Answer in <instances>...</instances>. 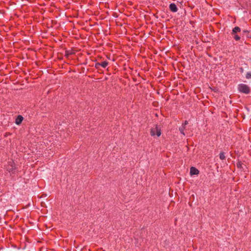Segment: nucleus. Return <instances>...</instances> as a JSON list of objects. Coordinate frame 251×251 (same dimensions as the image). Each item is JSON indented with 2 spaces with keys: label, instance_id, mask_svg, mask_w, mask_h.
<instances>
[{
  "label": "nucleus",
  "instance_id": "nucleus-2",
  "mask_svg": "<svg viewBox=\"0 0 251 251\" xmlns=\"http://www.w3.org/2000/svg\"><path fill=\"white\" fill-rule=\"evenodd\" d=\"M150 134L152 136L156 135L157 137H159L161 134V128L158 126L155 125L154 127L151 129Z\"/></svg>",
  "mask_w": 251,
  "mask_h": 251
},
{
  "label": "nucleus",
  "instance_id": "nucleus-6",
  "mask_svg": "<svg viewBox=\"0 0 251 251\" xmlns=\"http://www.w3.org/2000/svg\"><path fill=\"white\" fill-rule=\"evenodd\" d=\"M241 31L240 28L238 26L235 27L232 31L231 34L233 35V34H236L237 32H240Z\"/></svg>",
  "mask_w": 251,
  "mask_h": 251
},
{
  "label": "nucleus",
  "instance_id": "nucleus-11",
  "mask_svg": "<svg viewBox=\"0 0 251 251\" xmlns=\"http://www.w3.org/2000/svg\"><path fill=\"white\" fill-rule=\"evenodd\" d=\"M246 77L247 79L251 78V72H248L246 75Z\"/></svg>",
  "mask_w": 251,
  "mask_h": 251
},
{
  "label": "nucleus",
  "instance_id": "nucleus-1",
  "mask_svg": "<svg viewBox=\"0 0 251 251\" xmlns=\"http://www.w3.org/2000/svg\"><path fill=\"white\" fill-rule=\"evenodd\" d=\"M238 90L240 93L249 94L251 92V88L248 85L241 83L238 85Z\"/></svg>",
  "mask_w": 251,
  "mask_h": 251
},
{
  "label": "nucleus",
  "instance_id": "nucleus-12",
  "mask_svg": "<svg viewBox=\"0 0 251 251\" xmlns=\"http://www.w3.org/2000/svg\"><path fill=\"white\" fill-rule=\"evenodd\" d=\"M100 67H101V65H100V62H97L96 63H95V67L96 69H99Z\"/></svg>",
  "mask_w": 251,
  "mask_h": 251
},
{
  "label": "nucleus",
  "instance_id": "nucleus-9",
  "mask_svg": "<svg viewBox=\"0 0 251 251\" xmlns=\"http://www.w3.org/2000/svg\"><path fill=\"white\" fill-rule=\"evenodd\" d=\"M220 158L221 160H224L226 159V156L225 155V153L224 152H221L220 153Z\"/></svg>",
  "mask_w": 251,
  "mask_h": 251
},
{
  "label": "nucleus",
  "instance_id": "nucleus-7",
  "mask_svg": "<svg viewBox=\"0 0 251 251\" xmlns=\"http://www.w3.org/2000/svg\"><path fill=\"white\" fill-rule=\"evenodd\" d=\"M108 65V62L106 61H103V62L100 63V65H101V67H102L104 68H106Z\"/></svg>",
  "mask_w": 251,
  "mask_h": 251
},
{
  "label": "nucleus",
  "instance_id": "nucleus-14",
  "mask_svg": "<svg viewBox=\"0 0 251 251\" xmlns=\"http://www.w3.org/2000/svg\"><path fill=\"white\" fill-rule=\"evenodd\" d=\"M188 124V122L187 121H185L184 123L182 124V126H186Z\"/></svg>",
  "mask_w": 251,
  "mask_h": 251
},
{
  "label": "nucleus",
  "instance_id": "nucleus-5",
  "mask_svg": "<svg viewBox=\"0 0 251 251\" xmlns=\"http://www.w3.org/2000/svg\"><path fill=\"white\" fill-rule=\"evenodd\" d=\"M170 10L173 12H176L178 10L176 5L175 3H171L169 6Z\"/></svg>",
  "mask_w": 251,
  "mask_h": 251
},
{
  "label": "nucleus",
  "instance_id": "nucleus-10",
  "mask_svg": "<svg viewBox=\"0 0 251 251\" xmlns=\"http://www.w3.org/2000/svg\"><path fill=\"white\" fill-rule=\"evenodd\" d=\"M234 36H233V38L236 40V41H238L240 39V37L239 36H238V35H236V34H233Z\"/></svg>",
  "mask_w": 251,
  "mask_h": 251
},
{
  "label": "nucleus",
  "instance_id": "nucleus-4",
  "mask_svg": "<svg viewBox=\"0 0 251 251\" xmlns=\"http://www.w3.org/2000/svg\"><path fill=\"white\" fill-rule=\"evenodd\" d=\"M23 119L24 118L22 116L18 115L15 120V124L17 125H20L23 121Z\"/></svg>",
  "mask_w": 251,
  "mask_h": 251
},
{
  "label": "nucleus",
  "instance_id": "nucleus-13",
  "mask_svg": "<svg viewBox=\"0 0 251 251\" xmlns=\"http://www.w3.org/2000/svg\"><path fill=\"white\" fill-rule=\"evenodd\" d=\"M10 164H11V167H12V168H11V169H9V168H8V169H7V170H8L9 172H10L12 171H13V170L14 169V168H13V166H12L13 163H10Z\"/></svg>",
  "mask_w": 251,
  "mask_h": 251
},
{
  "label": "nucleus",
  "instance_id": "nucleus-8",
  "mask_svg": "<svg viewBox=\"0 0 251 251\" xmlns=\"http://www.w3.org/2000/svg\"><path fill=\"white\" fill-rule=\"evenodd\" d=\"M185 129V126H181L179 127V131H180V133L182 134H183V135H185V133H184Z\"/></svg>",
  "mask_w": 251,
  "mask_h": 251
},
{
  "label": "nucleus",
  "instance_id": "nucleus-3",
  "mask_svg": "<svg viewBox=\"0 0 251 251\" xmlns=\"http://www.w3.org/2000/svg\"><path fill=\"white\" fill-rule=\"evenodd\" d=\"M199 174V171L194 167H191L190 170V174L191 176L197 175Z\"/></svg>",
  "mask_w": 251,
  "mask_h": 251
}]
</instances>
